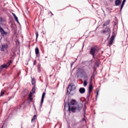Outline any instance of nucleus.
I'll list each match as a JSON object with an SVG mask.
<instances>
[{"label":"nucleus","mask_w":128,"mask_h":128,"mask_svg":"<svg viewBox=\"0 0 128 128\" xmlns=\"http://www.w3.org/2000/svg\"><path fill=\"white\" fill-rule=\"evenodd\" d=\"M68 102H66V100H64V114L66 116V111L68 112H73L74 114L76 112H80L82 108V104H80V105L78 104V102L76 99H72L70 100L68 98Z\"/></svg>","instance_id":"obj_1"},{"label":"nucleus","mask_w":128,"mask_h":128,"mask_svg":"<svg viewBox=\"0 0 128 128\" xmlns=\"http://www.w3.org/2000/svg\"><path fill=\"white\" fill-rule=\"evenodd\" d=\"M76 88L74 86V84L72 82H70L66 88V96H74L76 94L75 90Z\"/></svg>","instance_id":"obj_2"},{"label":"nucleus","mask_w":128,"mask_h":128,"mask_svg":"<svg viewBox=\"0 0 128 128\" xmlns=\"http://www.w3.org/2000/svg\"><path fill=\"white\" fill-rule=\"evenodd\" d=\"M84 69L80 67L78 68L76 72V76L77 78H80V76H84L85 74H86Z\"/></svg>","instance_id":"obj_3"},{"label":"nucleus","mask_w":128,"mask_h":128,"mask_svg":"<svg viewBox=\"0 0 128 128\" xmlns=\"http://www.w3.org/2000/svg\"><path fill=\"white\" fill-rule=\"evenodd\" d=\"M97 48L96 46H92L90 49V54H98V50H96Z\"/></svg>","instance_id":"obj_4"},{"label":"nucleus","mask_w":128,"mask_h":128,"mask_svg":"<svg viewBox=\"0 0 128 128\" xmlns=\"http://www.w3.org/2000/svg\"><path fill=\"white\" fill-rule=\"evenodd\" d=\"M94 60L95 62V63L94 64V66H96V68H100L102 64V62H100V59H98V60Z\"/></svg>","instance_id":"obj_5"},{"label":"nucleus","mask_w":128,"mask_h":128,"mask_svg":"<svg viewBox=\"0 0 128 128\" xmlns=\"http://www.w3.org/2000/svg\"><path fill=\"white\" fill-rule=\"evenodd\" d=\"M8 44H3L2 45V48L0 49L1 52H6V50H8Z\"/></svg>","instance_id":"obj_6"},{"label":"nucleus","mask_w":128,"mask_h":128,"mask_svg":"<svg viewBox=\"0 0 128 128\" xmlns=\"http://www.w3.org/2000/svg\"><path fill=\"white\" fill-rule=\"evenodd\" d=\"M35 54L36 58H40V49L38 47L35 48Z\"/></svg>","instance_id":"obj_7"},{"label":"nucleus","mask_w":128,"mask_h":128,"mask_svg":"<svg viewBox=\"0 0 128 128\" xmlns=\"http://www.w3.org/2000/svg\"><path fill=\"white\" fill-rule=\"evenodd\" d=\"M0 32L1 34L3 36L8 34V32H6L4 30V28H2V27H0Z\"/></svg>","instance_id":"obj_8"},{"label":"nucleus","mask_w":128,"mask_h":128,"mask_svg":"<svg viewBox=\"0 0 128 128\" xmlns=\"http://www.w3.org/2000/svg\"><path fill=\"white\" fill-rule=\"evenodd\" d=\"M122 0H114V4H115L114 5V6H120V4H122Z\"/></svg>","instance_id":"obj_9"},{"label":"nucleus","mask_w":128,"mask_h":128,"mask_svg":"<svg viewBox=\"0 0 128 128\" xmlns=\"http://www.w3.org/2000/svg\"><path fill=\"white\" fill-rule=\"evenodd\" d=\"M36 86H34L32 90V92H30L29 96H33V94H36Z\"/></svg>","instance_id":"obj_10"},{"label":"nucleus","mask_w":128,"mask_h":128,"mask_svg":"<svg viewBox=\"0 0 128 128\" xmlns=\"http://www.w3.org/2000/svg\"><path fill=\"white\" fill-rule=\"evenodd\" d=\"M118 19H116V22H114L113 26V28H114V30H116V32H118Z\"/></svg>","instance_id":"obj_11"},{"label":"nucleus","mask_w":128,"mask_h":128,"mask_svg":"<svg viewBox=\"0 0 128 128\" xmlns=\"http://www.w3.org/2000/svg\"><path fill=\"white\" fill-rule=\"evenodd\" d=\"M79 92L81 94H84L86 92V88L84 87H81L79 88Z\"/></svg>","instance_id":"obj_12"},{"label":"nucleus","mask_w":128,"mask_h":128,"mask_svg":"<svg viewBox=\"0 0 128 128\" xmlns=\"http://www.w3.org/2000/svg\"><path fill=\"white\" fill-rule=\"evenodd\" d=\"M108 30H110V28H108V26H106L104 30H101V33L105 34L108 33Z\"/></svg>","instance_id":"obj_13"},{"label":"nucleus","mask_w":128,"mask_h":128,"mask_svg":"<svg viewBox=\"0 0 128 128\" xmlns=\"http://www.w3.org/2000/svg\"><path fill=\"white\" fill-rule=\"evenodd\" d=\"M94 88V85L92 84H88V92L89 93L92 92V91L93 90Z\"/></svg>","instance_id":"obj_14"},{"label":"nucleus","mask_w":128,"mask_h":128,"mask_svg":"<svg viewBox=\"0 0 128 128\" xmlns=\"http://www.w3.org/2000/svg\"><path fill=\"white\" fill-rule=\"evenodd\" d=\"M110 23V20L108 19L107 21H106L102 25L103 28H104V26H108V24Z\"/></svg>","instance_id":"obj_15"},{"label":"nucleus","mask_w":128,"mask_h":128,"mask_svg":"<svg viewBox=\"0 0 128 128\" xmlns=\"http://www.w3.org/2000/svg\"><path fill=\"white\" fill-rule=\"evenodd\" d=\"M84 78V82H88V74L86 73L84 74L83 76H81V78Z\"/></svg>","instance_id":"obj_16"},{"label":"nucleus","mask_w":128,"mask_h":128,"mask_svg":"<svg viewBox=\"0 0 128 128\" xmlns=\"http://www.w3.org/2000/svg\"><path fill=\"white\" fill-rule=\"evenodd\" d=\"M32 81L31 83L32 86H36V79L34 78V77L31 76Z\"/></svg>","instance_id":"obj_17"},{"label":"nucleus","mask_w":128,"mask_h":128,"mask_svg":"<svg viewBox=\"0 0 128 128\" xmlns=\"http://www.w3.org/2000/svg\"><path fill=\"white\" fill-rule=\"evenodd\" d=\"M126 2L124 0H122V2L121 3V6L120 8V12H122V8H124V4H126Z\"/></svg>","instance_id":"obj_18"},{"label":"nucleus","mask_w":128,"mask_h":128,"mask_svg":"<svg viewBox=\"0 0 128 128\" xmlns=\"http://www.w3.org/2000/svg\"><path fill=\"white\" fill-rule=\"evenodd\" d=\"M34 115L32 118L31 122H34V120H36V116H36V114H38L36 113V112H34Z\"/></svg>","instance_id":"obj_19"},{"label":"nucleus","mask_w":128,"mask_h":128,"mask_svg":"<svg viewBox=\"0 0 128 128\" xmlns=\"http://www.w3.org/2000/svg\"><path fill=\"white\" fill-rule=\"evenodd\" d=\"M86 102H90V92H88L87 93V96H86Z\"/></svg>","instance_id":"obj_20"},{"label":"nucleus","mask_w":128,"mask_h":128,"mask_svg":"<svg viewBox=\"0 0 128 128\" xmlns=\"http://www.w3.org/2000/svg\"><path fill=\"white\" fill-rule=\"evenodd\" d=\"M46 92H44L42 94V98H41V100H44V98L46 97Z\"/></svg>","instance_id":"obj_21"},{"label":"nucleus","mask_w":128,"mask_h":128,"mask_svg":"<svg viewBox=\"0 0 128 128\" xmlns=\"http://www.w3.org/2000/svg\"><path fill=\"white\" fill-rule=\"evenodd\" d=\"M14 62V61L13 60H9L7 64H6V65H7V66H10V64H12Z\"/></svg>","instance_id":"obj_22"},{"label":"nucleus","mask_w":128,"mask_h":128,"mask_svg":"<svg viewBox=\"0 0 128 128\" xmlns=\"http://www.w3.org/2000/svg\"><path fill=\"white\" fill-rule=\"evenodd\" d=\"M5 20L2 18V17L0 16V24H2V26H4V24L2 22H4Z\"/></svg>","instance_id":"obj_23"},{"label":"nucleus","mask_w":128,"mask_h":128,"mask_svg":"<svg viewBox=\"0 0 128 128\" xmlns=\"http://www.w3.org/2000/svg\"><path fill=\"white\" fill-rule=\"evenodd\" d=\"M6 68H8L6 64H2L0 66V70H2Z\"/></svg>","instance_id":"obj_24"},{"label":"nucleus","mask_w":128,"mask_h":128,"mask_svg":"<svg viewBox=\"0 0 128 128\" xmlns=\"http://www.w3.org/2000/svg\"><path fill=\"white\" fill-rule=\"evenodd\" d=\"M36 42H38V31H36Z\"/></svg>","instance_id":"obj_25"},{"label":"nucleus","mask_w":128,"mask_h":128,"mask_svg":"<svg viewBox=\"0 0 128 128\" xmlns=\"http://www.w3.org/2000/svg\"><path fill=\"white\" fill-rule=\"evenodd\" d=\"M44 101L40 100V108H39V110H40H40H42V104H44Z\"/></svg>","instance_id":"obj_26"},{"label":"nucleus","mask_w":128,"mask_h":128,"mask_svg":"<svg viewBox=\"0 0 128 128\" xmlns=\"http://www.w3.org/2000/svg\"><path fill=\"white\" fill-rule=\"evenodd\" d=\"M99 94H100V89H98L96 92V100H98V96Z\"/></svg>","instance_id":"obj_27"},{"label":"nucleus","mask_w":128,"mask_h":128,"mask_svg":"<svg viewBox=\"0 0 128 128\" xmlns=\"http://www.w3.org/2000/svg\"><path fill=\"white\" fill-rule=\"evenodd\" d=\"M32 99H28L26 104H32Z\"/></svg>","instance_id":"obj_28"},{"label":"nucleus","mask_w":128,"mask_h":128,"mask_svg":"<svg viewBox=\"0 0 128 128\" xmlns=\"http://www.w3.org/2000/svg\"><path fill=\"white\" fill-rule=\"evenodd\" d=\"M116 29L113 28L112 29V36H114L116 38Z\"/></svg>","instance_id":"obj_29"},{"label":"nucleus","mask_w":128,"mask_h":128,"mask_svg":"<svg viewBox=\"0 0 128 128\" xmlns=\"http://www.w3.org/2000/svg\"><path fill=\"white\" fill-rule=\"evenodd\" d=\"M88 84L94 85V84L92 83V76H91V77L90 78V80Z\"/></svg>","instance_id":"obj_30"},{"label":"nucleus","mask_w":128,"mask_h":128,"mask_svg":"<svg viewBox=\"0 0 128 128\" xmlns=\"http://www.w3.org/2000/svg\"><path fill=\"white\" fill-rule=\"evenodd\" d=\"M91 56H92V58H94V60H96V56H98L97 54H90Z\"/></svg>","instance_id":"obj_31"},{"label":"nucleus","mask_w":128,"mask_h":128,"mask_svg":"<svg viewBox=\"0 0 128 128\" xmlns=\"http://www.w3.org/2000/svg\"><path fill=\"white\" fill-rule=\"evenodd\" d=\"M116 38V37L114 36H112L111 37H110V42H114V38Z\"/></svg>","instance_id":"obj_32"},{"label":"nucleus","mask_w":128,"mask_h":128,"mask_svg":"<svg viewBox=\"0 0 128 128\" xmlns=\"http://www.w3.org/2000/svg\"><path fill=\"white\" fill-rule=\"evenodd\" d=\"M26 89H24V98H26V96H28V94L26 93Z\"/></svg>","instance_id":"obj_33"},{"label":"nucleus","mask_w":128,"mask_h":128,"mask_svg":"<svg viewBox=\"0 0 128 128\" xmlns=\"http://www.w3.org/2000/svg\"><path fill=\"white\" fill-rule=\"evenodd\" d=\"M4 92L2 90H1L0 93V98H1V96H4Z\"/></svg>","instance_id":"obj_34"},{"label":"nucleus","mask_w":128,"mask_h":128,"mask_svg":"<svg viewBox=\"0 0 128 128\" xmlns=\"http://www.w3.org/2000/svg\"><path fill=\"white\" fill-rule=\"evenodd\" d=\"M86 122V118H84V116L82 118V120L79 121V122Z\"/></svg>","instance_id":"obj_35"},{"label":"nucleus","mask_w":128,"mask_h":128,"mask_svg":"<svg viewBox=\"0 0 128 128\" xmlns=\"http://www.w3.org/2000/svg\"><path fill=\"white\" fill-rule=\"evenodd\" d=\"M113 44H114V42L113 41H110L109 42L110 48V46H112Z\"/></svg>","instance_id":"obj_36"},{"label":"nucleus","mask_w":128,"mask_h":128,"mask_svg":"<svg viewBox=\"0 0 128 128\" xmlns=\"http://www.w3.org/2000/svg\"><path fill=\"white\" fill-rule=\"evenodd\" d=\"M74 70H76V67H74L72 70H70L71 76H72V72H74Z\"/></svg>","instance_id":"obj_37"},{"label":"nucleus","mask_w":128,"mask_h":128,"mask_svg":"<svg viewBox=\"0 0 128 128\" xmlns=\"http://www.w3.org/2000/svg\"><path fill=\"white\" fill-rule=\"evenodd\" d=\"M74 62H72L70 63V68H72V66H74Z\"/></svg>","instance_id":"obj_38"},{"label":"nucleus","mask_w":128,"mask_h":128,"mask_svg":"<svg viewBox=\"0 0 128 128\" xmlns=\"http://www.w3.org/2000/svg\"><path fill=\"white\" fill-rule=\"evenodd\" d=\"M84 114V116H86V108H83Z\"/></svg>","instance_id":"obj_39"},{"label":"nucleus","mask_w":128,"mask_h":128,"mask_svg":"<svg viewBox=\"0 0 128 128\" xmlns=\"http://www.w3.org/2000/svg\"><path fill=\"white\" fill-rule=\"evenodd\" d=\"M108 34H110V35L111 34H112V30H110H110H108Z\"/></svg>","instance_id":"obj_40"},{"label":"nucleus","mask_w":128,"mask_h":128,"mask_svg":"<svg viewBox=\"0 0 128 128\" xmlns=\"http://www.w3.org/2000/svg\"><path fill=\"white\" fill-rule=\"evenodd\" d=\"M84 42L82 43V52H84Z\"/></svg>","instance_id":"obj_41"},{"label":"nucleus","mask_w":128,"mask_h":128,"mask_svg":"<svg viewBox=\"0 0 128 128\" xmlns=\"http://www.w3.org/2000/svg\"><path fill=\"white\" fill-rule=\"evenodd\" d=\"M86 62H88V61H82L81 62V64H86Z\"/></svg>","instance_id":"obj_42"},{"label":"nucleus","mask_w":128,"mask_h":128,"mask_svg":"<svg viewBox=\"0 0 128 128\" xmlns=\"http://www.w3.org/2000/svg\"><path fill=\"white\" fill-rule=\"evenodd\" d=\"M10 27L11 28H12V30H14V28H16L14 26H12V24H10Z\"/></svg>","instance_id":"obj_43"},{"label":"nucleus","mask_w":128,"mask_h":128,"mask_svg":"<svg viewBox=\"0 0 128 128\" xmlns=\"http://www.w3.org/2000/svg\"><path fill=\"white\" fill-rule=\"evenodd\" d=\"M36 60H35L34 61V62H33V66H36Z\"/></svg>","instance_id":"obj_44"},{"label":"nucleus","mask_w":128,"mask_h":128,"mask_svg":"<svg viewBox=\"0 0 128 128\" xmlns=\"http://www.w3.org/2000/svg\"><path fill=\"white\" fill-rule=\"evenodd\" d=\"M96 66H94L92 68L94 72H96Z\"/></svg>","instance_id":"obj_45"},{"label":"nucleus","mask_w":128,"mask_h":128,"mask_svg":"<svg viewBox=\"0 0 128 128\" xmlns=\"http://www.w3.org/2000/svg\"><path fill=\"white\" fill-rule=\"evenodd\" d=\"M14 98V96H12L9 97V98L8 100L10 101V100H12V98Z\"/></svg>","instance_id":"obj_46"},{"label":"nucleus","mask_w":128,"mask_h":128,"mask_svg":"<svg viewBox=\"0 0 128 128\" xmlns=\"http://www.w3.org/2000/svg\"><path fill=\"white\" fill-rule=\"evenodd\" d=\"M14 18L16 21L18 20V16H16L14 17Z\"/></svg>","instance_id":"obj_47"},{"label":"nucleus","mask_w":128,"mask_h":128,"mask_svg":"<svg viewBox=\"0 0 128 128\" xmlns=\"http://www.w3.org/2000/svg\"><path fill=\"white\" fill-rule=\"evenodd\" d=\"M102 56V54H101L100 53H98V56H98V58H100Z\"/></svg>","instance_id":"obj_48"},{"label":"nucleus","mask_w":128,"mask_h":128,"mask_svg":"<svg viewBox=\"0 0 128 128\" xmlns=\"http://www.w3.org/2000/svg\"><path fill=\"white\" fill-rule=\"evenodd\" d=\"M29 100H34V98H32V96H29Z\"/></svg>","instance_id":"obj_49"},{"label":"nucleus","mask_w":128,"mask_h":128,"mask_svg":"<svg viewBox=\"0 0 128 128\" xmlns=\"http://www.w3.org/2000/svg\"><path fill=\"white\" fill-rule=\"evenodd\" d=\"M16 22H17V24H18L19 26H20V21H18V20H16Z\"/></svg>","instance_id":"obj_50"},{"label":"nucleus","mask_w":128,"mask_h":128,"mask_svg":"<svg viewBox=\"0 0 128 128\" xmlns=\"http://www.w3.org/2000/svg\"><path fill=\"white\" fill-rule=\"evenodd\" d=\"M16 22H17V24H18L19 26H20V21H18V20H16Z\"/></svg>","instance_id":"obj_51"},{"label":"nucleus","mask_w":128,"mask_h":128,"mask_svg":"<svg viewBox=\"0 0 128 128\" xmlns=\"http://www.w3.org/2000/svg\"><path fill=\"white\" fill-rule=\"evenodd\" d=\"M91 76H92V77L96 78V74H94V73H93Z\"/></svg>","instance_id":"obj_52"},{"label":"nucleus","mask_w":128,"mask_h":128,"mask_svg":"<svg viewBox=\"0 0 128 128\" xmlns=\"http://www.w3.org/2000/svg\"><path fill=\"white\" fill-rule=\"evenodd\" d=\"M38 72H40L42 70H40V68H38Z\"/></svg>","instance_id":"obj_53"},{"label":"nucleus","mask_w":128,"mask_h":128,"mask_svg":"<svg viewBox=\"0 0 128 128\" xmlns=\"http://www.w3.org/2000/svg\"><path fill=\"white\" fill-rule=\"evenodd\" d=\"M12 16H13L14 18L15 16H16V14L12 12Z\"/></svg>","instance_id":"obj_54"},{"label":"nucleus","mask_w":128,"mask_h":128,"mask_svg":"<svg viewBox=\"0 0 128 128\" xmlns=\"http://www.w3.org/2000/svg\"><path fill=\"white\" fill-rule=\"evenodd\" d=\"M74 8H76V10H77L78 11L79 14H80V10L78 8L74 7Z\"/></svg>","instance_id":"obj_55"},{"label":"nucleus","mask_w":128,"mask_h":128,"mask_svg":"<svg viewBox=\"0 0 128 128\" xmlns=\"http://www.w3.org/2000/svg\"><path fill=\"white\" fill-rule=\"evenodd\" d=\"M83 86H88V83H84L83 84Z\"/></svg>","instance_id":"obj_56"},{"label":"nucleus","mask_w":128,"mask_h":128,"mask_svg":"<svg viewBox=\"0 0 128 128\" xmlns=\"http://www.w3.org/2000/svg\"><path fill=\"white\" fill-rule=\"evenodd\" d=\"M50 14L51 16H54V14H52V11L50 12Z\"/></svg>","instance_id":"obj_57"},{"label":"nucleus","mask_w":128,"mask_h":128,"mask_svg":"<svg viewBox=\"0 0 128 128\" xmlns=\"http://www.w3.org/2000/svg\"><path fill=\"white\" fill-rule=\"evenodd\" d=\"M37 66H38V68H40V64H38Z\"/></svg>","instance_id":"obj_58"},{"label":"nucleus","mask_w":128,"mask_h":128,"mask_svg":"<svg viewBox=\"0 0 128 128\" xmlns=\"http://www.w3.org/2000/svg\"><path fill=\"white\" fill-rule=\"evenodd\" d=\"M34 109L35 110L36 114H38V111L36 110V108L35 107V108H34Z\"/></svg>","instance_id":"obj_59"},{"label":"nucleus","mask_w":128,"mask_h":128,"mask_svg":"<svg viewBox=\"0 0 128 128\" xmlns=\"http://www.w3.org/2000/svg\"><path fill=\"white\" fill-rule=\"evenodd\" d=\"M108 39H106L104 42V44H106V42H108Z\"/></svg>","instance_id":"obj_60"},{"label":"nucleus","mask_w":128,"mask_h":128,"mask_svg":"<svg viewBox=\"0 0 128 128\" xmlns=\"http://www.w3.org/2000/svg\"><path fill=\"white\" fill-rule=\"evenodd\" d=\"M31 53H32V52H30V58H29V60H28V62H30V57L32 56L31 55H30Z\"/></svg>","instance_id":"obj_61"},{"label":"nucleus","mask_w":128,"mask_h":128,"mask_svg":"<svg viewBox=\"0 0 128 128\" xmlns=\"http://www.w3.org/2000/svg\"><path fill=\"white\" fill-rule=\"evenodd\" d=\"M120 16H122V11H120V9L119 12Z\"/></svg>","instance_id":"obj_62"},{"label":"nucleus","mask_w":128,"mask_h":128,"mask_svg":"<svg viewBox=\"0 0 128 128\" xmlns=\"http://www.w3.org/2000/svg\"><path fill=\"white\" fill-rule=\"evenodd\" d=\"M78 60V58H76V60H74V62H74V64H76V62Z\"/></svg>","instance_id":"obj_63"},{"label":"nucleus","mask_w":128,"mask_h":128,"mask_svg":"<svg viewBox=\"0 0 128 128\" xmlns=\"http://www.w3.org/2000/svg\"><path fill=\"white\" fill-rule=\"evenodd\" d=\"M33 107L34 108H36V105H34V104H33Z\"/></svg>","instance_id":"obj_64"}]
</instances>
